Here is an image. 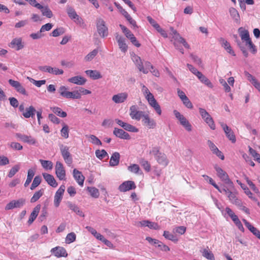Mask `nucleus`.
<instances>
[{"mask_svg": "<svg viewBox=\"0 0 260 260\" xmlns=\"http://www.w3.org/2000/svg\"><path fill=\"white\" fill-rule=\"evenodd\" d=\"M68 88L65 86H61L59 88V92L60 95L67 99H80L81 98V94H79L78 90H75L73 91H67Z\"/></svg>", "mask_w": 260, "mask_h": 260, "instance_id": "f257e3e1", "label": "nucleus"}, {"mask_svg": "<svg viewBox=\"0 0 260 260\" xmlns=\"http://www.w3.org/2000/svg\"><path fill=\"white\" fill-rule=\"evenodd\" d=\"M150 154L153 155L156 159L157 161L164 167L168 165L169 161L167 159L166 154L164 153L160 152L157 147H153L152 150L149 152Z\"/></svg>", "mask_w": 260, "mask_h": 260, "instance_id": "f03ea898", "label": "nucleus"}, {"mask_svg": "<svg viewBox=\"0 0 260 260\" xmlns=\"http://www.w3.org/2000/svg\"><path fill=\"white\" fill-rule=\"evenodd\" d=\"M97 31L100 36L105 38L108 35V29L106 25L105 21L101 18H98L96 20Z\"/></svg>", "mask_w": 260, "mask_h": 260, "instance_id": "7ed1b4c3", "label": "nucleus"}, {"mask_svg": "<svg viewBox=\"0 0 260 260\" xmlns=\"http://www.w3.org/2000/svg\"><path fill=\"white\" fill-rule=\"evenodd\" d=\"M55 174L60 180L66 179V171L62 164L57 161L55 165Z\"/></svg>", "mask_w": 260, "mask_h": 260, "instance_id": "20e7f679", "label": "nucleus"}, {"mask_svg": "<svg viewBox=\"0 0 260 260\" xmlns=\"http://www.w3.org/2000/svg\"><path fill=\"white\" fill-rule=\"evenodd\" d=\"M129 110V115L133 119L140 120L145 115L144 112L137 110V107L136 105L132 106Z\"/></svg>", "mask_w": 260, "mask_h": 260, "instance_id": "39448f33", "label": "nucleus"}, {"mask_svg": "<svg viewBox=\"0 0 260 260\" xmlns=\"http://www.w3.org/2000/svg\"><path fill=\"white\" fill-rule=\"evenodd\" d=\"M39 69L42 72H48L53 75H62L63 73V71L62 69H59L57 68H52L50 66H45L39 67Z\"/></svg>", "mask_w": 260, "mask_h": 260, "instance_id": "423d86ee", "label": "nucleus"}, {"mask_svg": "<svg viewBox=\"0 0 260 260\" xmlns=\"http://www.w3.org/2000/svg\"><path fill=\"white\" fill-rule=\"evenodd\" d=\"M170 29L172 32L171 34L173 35V38L175 42L182 44L185 48L189 49L190 47L189 44L186 42L184 38L180 36L177 30H175L172 27H170Z\"/></svg>", "mask_w": 260, "mask_h": 260, "instance_id": "0eeeda50", "label": "nucleus"}, {"mask_svg": "<svg viewBox=\"0 0 260 260\" xmlns=\"http://www.w3.org/2000/svg\"><path fill=\"white\" fill-rule=\"evenodd\" d=\"M65 185H61L55 194L54 204L56 207H58L62 200V196L65 190Z\"/></svg>", "mask_w": 260, "mask_h": 260, "instance_id": "6e6552de", "label": "nucleus"}, {"mask_svg": "<svg viewBox=\"0 0 260 260\" xmlns=\"http://www.w3.org/2000/svg\"><path fill=\"white\" fill-rule=\"evenodd\" d=\"M8 82L18 92L23 95H27L25 89L19 82L12 79H9Z\"/></svg>", "mask_w": 260, "mask_h": 260, "instance_id": "1a4fd4ad", "label": "nucleus"}, {"mask_svg": "<svg viewBox=\"0 0 260 260\" xmlns=\"http://www.w3.org/2000/svg\"><path fill=\"white\" fill-rule=\"evenodd\" d=\"M136 188L135 182L133 181H126L121 184L118 187V189L121 192H126Z\"/></svg>", "mask_w": 260, "mask_h": 260, "instance_id": "9d476101", "label": "nucleus"}, {"mask_svg": "<svg viewBox=\"0 0 260 260\" xmlns=\"http://www.w3.org/2000/svg\"><path fill=\"white\" fill-rule=\"evenodd\" d=\"M221 126L222 127L226 137L231 141L232 143H235L236 141L235 135L232 130L226 124L222 122L220 123Z\"/></svg>", "mask_w": 260, "mask_h": 260, "instance_id": "9b49d317", "label": "nucleus"}, {"mask_svg": "<svg viewBox=\"0 0 260 260\" xmlns=\"http://www.w3.org/2000/svg\"><path fill=\"white\" fill-rule=\"evenodd\" d=\"M143 124L149 128H154L156 126V122L153 119L150 118L148 114L145 115L142 118Z\"/></svg>", "mask_w": 260, "mask_h": 260, "instance_id": "f8f14e48", "label": "nucleus"}, {"mask_svg": "<svg viewBox=\"0 0 260 260\" xmlns=\"http://www.w3.org/2000/svg\"><path fill=\"white\" fill-rule=\"evenodd\" d=\"M113 134L117 137L122 139L129 140L131 137L129 135L122 129L114 128Z\"/></svg>", "mask_w": 260, "mask_h": 260, "instance_id": "ddd939ff", "label": "nucleus"}, {"mask_svg": "<svg viewBox=\"0 0 260 260\" xmlns=\"http://www.w3.org/2000/svg\"><path fill=\"white\" fill-rule=\"evenodd\" d=\"M51 251L53 252L54 255L57 257H67L68 255V253L66 249L62 247H56L52 248Z\"/></svg>", "mask_w": 260, "mask_h": 260, "instance_id": "4468645a", "label": "nucleus"}, {"mask_svg": "<svg viewBox=\"0 0 260 260\" xmlns=\"http://www.w3.org/2000/svg\"><path fill=\"white\" fill-rule=\"evenodd\" d=\"M9 46L12 48H16V50L18 51L23 48L24 46L22 38H16L12 40Z\"/></svg>", "mask_w": 260, "mask_h": 260, "instance_id": "2eb2a0df", "label": "nucleus"}, {"mask_svg": "<svg viewBox=\"0 0 260 260\" xmlns=\"http://www.w3.org/2000/svg\"><path fill=\"white\" fill-rule=\"evenodd\" d=\"M246 228L258 239L260 240V231L251 224L250 222L245 219H242Z\"/></svg>", "mask_w": 260, "mask_h": 260, "instance_id": "dca6fc26", "label": "nucleus"}, {"mask_svg": "<svg viewBox=\"0 0 260 260\" xmlns=\"http://www.w3.org/2000/svg\"><path fill=\"white\" fill-rule=\"evenodd\" d=\"M73 175L74 179L76 180L79 185L83 186L85 177L82 175L81 172L76 169H74L73 171Z\"/></svg>", "mask_w": 260, "mask_h": 260, "instance_id": "f3484780", "label": "nucleus"}, {"mask_svg": "<svg viewBox=\"0 0 260 260\" xmlns=\"http://www.w3.org/2000/svg\"><path fill=\"white\" fill-rule=\"evenodd\" d=\"M128 94L126 92H121L114 95L112 97V100L116 104L123 103L127 98Z\"/></svg>", "mask_w": 260, "mask_h": 260, "instance_id": "a211bd4d", "label": "nucleus"}, {"mask_svg": "<svg viewBox=\"0 0 260 260\" xmlns=\"http://www.w3.org/2000/svg\"><path fill=\"white\" fill-rule=\"evenodd\" d=\"M41 205L38 204L34 208L32 212L31 213L29 216V219L27 221L28 225H30L35 221V220L38 215V214L41 209Z\"/></svg>", "mask_w": 260, "mask_h": 260, "instance_id": "6ab92c4d", "label": "nucleus"}, {"mask_svg": "<svg viewBox=\"0 0 260 260\" xmlns=\"http://www.w3.org/2000/svg\"><path fill=\"white\" fill-rule=\"evenodd\" d=\"M42 175L44 179L49 185L53 187H56L57 186L58 184L53 175L46 173H44Z\"/></svg>", "mask_w": 260, "mask_h": 260, "instance_id": "aec40b11", "label": "nucleus"}, {"mask_svg": "<svg viewBox=\"0 0 260 260\" xmlns=\"http://www.w3.org/2000/svg\"><path fill=\"white\" fill-rule=\"evenodd\" d=\"M68 81L77 85H83L86 83V79L81 76H76L68 79Z\"/></svg>", "mask_w": 260, "mask_h": 260, "instance_id": "412c9836", "label": "nucleus"}, {"mask_svg": "<svg viewBox=\"0 0 260 260\" xmlns=\"http://www.w3.org/2000/svg\"><path fill=\"white\" fill-rule=\"evenodd\" d=\"M116 39L118 42L119 47L121 51L124 53L126 52L128 47L125 43V39L122 37L117 35L116 36Z\"/></svg>", "mask_w": 260, "mask_h": 260, "instance_id": "4be33fe9", "label": "nucleus"}, {"mask_svg": "<svg viewBox=\"0 0 260 260\" xmlns=\"http://www.w3.org/2000/svg\"><path fill=\"white\" fill-rule=\"evenodd\" d=\"M60 151L65 162L68 165L71 164L72 163V158L69 152L68 148L66 149V147L61 148Z\"/></svg>", "mask_w": 260, "mask_h": 260, "instance_id": "5701e85b", "label": "nucleus"}, {"mask_svg": "<svg viewBox=\"0 0 260 260\" xmlns=\"http://www.w3.org/2000/svg\"><path fill=\"white\" fill-rule=\"evenodd\" d=\"M238 32L240 35L241 40L243 41L246 42L247 41L251 39L248 30L245 29L242 27H241L238 29Z\"/></svg>", "mask_w": 260, "mask_h": 260, "instance_id": "b1692460", "label": "nucleus"}, {"mask_svg": "<svg viewBox=\"0 0 260 260\" xmlns=\"http://www.w3.org/2000/svg\"><path fill=\"white\" fill-rule=\"evenodd\" d=\"M148 102L149 104L152 106L156 111V113L160 115L161 114V110L158 103L156 100L154 99V96H152L151 99H148Z\"/></svg>", "mask_w": 260, "mask_h": 260, "instance_id": "393cba45", "label": "nucleus"}, {"mask_svg": "<svg viewBox=\"0 0 260 260\" xmlns=\"http://www.w3.org/2000/svg\"><path fill=\"white\" fill-rule=\"evenodd\" d=\"M148 102L149 104L152 106L156 111V113L160 115L161 114V110L158 103L156 100L154 99V96H152L151 99H148Z\"/></svg>", "mask_w": 260, "mask_h": 260, "instance_id": "a878e982", "label": "nucleus"}, {"mask_svg": "<svg viewBox=\"0 0 260 260\" xmlns=\"http://www.w3.org/2000/svg\"><path fill=\"white\" fill-rule=\"evenodd\" d=\"M67 205L68 207L73 211L75 212L78 215L81 217H84V214L80 210L79 208L75 204L72 203L71 202H67Z\"/></svg>", "mask_w": 260, "mask_h": 260, "instance_id": "bb28decb", "label": "nucleus"}, {"mask_svg": "<svg viewBox=\"0 0 260 260\" xmlns=\"http://www.w3.org/2000/svg\"><path fill=\"white\" fill-rule=\"evenodd\" d=\"M85 73L93 80H97L102 78L100 72L97 70H86Z\"/></svg>", "mask_w": 260, "mask_h": 260, "instance_id": "cd10ccee", "label": "nucleus"}, {"mask_svg": "<svg viewBox=\"0 0 260 260\" xmlns=\"http://www.w3.org/2000/svg\"><path fill=\"white\" fill-rule=\"evenodd\" d=\"M120 154L118 152H114L111 156L109 162L110 166L115 167L117 166L119 163Z\"/></svg>", "mask_w": 260, "mask_h": 260, "instance_id": "c85d7f7f", "label": "nucleus"}, {"mask_svg": "<svg viewBox=\"0 0 260 260\" xmlns=\"http://www.w3.org/2000/svg\"><path fill=\"white\" fill-rule=\"evenodd\" d=\"M36 112V110L35 108L32 106H30L25 109V111L22 113V115L26 118H28L30 117L33 118L35 115Z\"/></svg>", "mask_w": 260, "mask_h": 260, "instance_id": "c756f323", "label": "nucleus"}, {"mask_svg": "<svg viewBox=\"0 0 260 260\" xmlns=\"http://www.w3.org/2000/svg\"><path fill=\"white\" fill-rule=\"evenodd\" d=\"M67 13L69 17L72 19L76 20H80L81 19L79 16L77 14L75 10L71 7L68 6L67 9Z\"/></svg>", "mask_w": 260, "mask_h": 260, "instance_id": "7c9ffc66", "label": "nucleus"}, {"mask_svg": "<svg viewBox=\"0 0 260 260\" xmlns=\"http://www.w3.org/2000/svg\"><path fill=\"white\" fill-rule=\"evenodd\" d=\"M141 226H147L151 229L156 230L158 228V224L156 223L149 220H142L139 222Z\"/></svg>", "mask_w": 260, "mask_h": 260, "instance_id": "2f4dec72", "label": "nucleus"}, {"mask_svg": "<svg viewBox=\"0 0 260 260\" xmlns=\"http://www.w3.org/2000/svg\"><path fill=\"white\" fill-rule=\"evenodd\" d=\"M200 80L201 82L205 84L208 87L212 88L213 87V85L211 81L202 73L200 74H198V76L197 77Z\"/></svg>", "mask_w": 260, "mask_h": 260, "instance_id": "473e14b6", "label": "nucleus"}, {"mask_svg": "<svg viewBox=\"0 0 260 260\" xmlns=\"http://www.w3.org/2000/svg\"><path fill=\"white\" fill-rule=\"evenodd\" d=\"M237 182L241 186V188L244 190L245 193L248 196L249 198L253 201H257L256 198L252 196V193L245 184L242 183L241 182L238 180H237Z\"/></svg>", "mask_w": 260, "mask_h": 260, "instance_id": "72a5a7b5", "label": "nucleus"}, {"mask_svg": "<svg viewBox=\"0 0 260 260\" xmlns=\"http://www.w3.org/2000/svg\"><path fill=\"white\" fill-rule=\"evenodd\" d=\"M135 59V63L141 72H142L144 74H147L148 71L147 69H144L143 63L140 57L136 56L134 57Z\"/></svg>", "mask_w": 260, "mask_h": 260, "instance_id": "f704fd0d", "label": "nucleus"}, {"mask_svg": "<svg viewBox=\"0 0 260 260\" xmlns=\"http://www.w3.org/2000/svg\"><path fill=\"white\" fill-rule=\"evenodd\" d=\"M138 162L145 170V171L149 172L150 171V164L147 160H145L144 158H141L139 159Z\"/></svg>", "mask_w": 260, "mask_h": 260, "instance_id": "c9c22d12", "label": "nucleus"}, {"mask_svg": "<svg viewBox=\"0 0 260 260\" xmlns=\"http://www.w3.org/2000/svg\"><path fill=\"white\" fill-rule=\"evenodd\" d=\"M44 192L43 188L36 191L30 199V203H33L37 202L43 195Z\"/></svg>", "mask_w": 260, "mask_h": 260, "instance_id": "e433bc0d", "label": "nucleus"}, {"mask_svg": "<svg viewBox=\"0 0 260 260\" xmlns=\"http://www.w3.org/2000/svg\"><path fill=\"white\" fill-rule=\"evenodd\" d=\"M214 168L217 172L218 177H219L221 180L229 176L221 168L216 166Z\"/></svg>", "mask_w": 260, "mask_h": 260, "instance_id": "4c0bfd02", "label": "nucleus"}, {"mask_svg": "<svg viewBox=\"0 0 260 260\" xmlns=\"http://www.w3.org/2000/svg\"><path fill=\"white\" fill-rule=\"evenodd\" d=\"M229 12L231 17L235 20L236 22H239L240 20V16L237 10L234 8H230Z\"/></svg>", "mask_w": 260, "mask_h": 260, "instance_id": "58836bf2", "label": "nucleus"}, {"mask_svg": "<svg viewBox=\"0 0 260 260\" xmlns=\"http://www.w3.org/2000/svg\"><path fill=\"white\" fill-rule=\"evenodd\" d=\"M34 175L35 171L31 169H29L27 172V179L24 184L25 187H27L30 184Z\"/></svg>", "mask_w": 260, "mask_h": 260, "instance_id": "ea45409f", "label": "nucleus"}, {"mask_svg": "<svg viewBox=\"0 0 260 260\" xmlns=\"http://www.w3.org/2000/svg\"><path fill=\"white\" fill-rule=\"evenodd\" d=\"M202 255L206 257L207 259L209 260H214L215 257L214 254L212 251L207 250V249H204L203 250H201Z\"/></svg>", "mask_w": 260, "mask_h": 260, "instance_id": "a19ab883", "label": "nucleus"}, {"mask_svg": "<svg viewBox=\"0 0 260 260\" xmlns=\"http://www.w3.org/2000/svg\"><path fill=\"white\" fill-rule=\"evenodd\" d=\"M51 109L55 114L59 117L64 118L66 117L67 115V114L66 112L62 111L61 109L58 107L51 108Z\"/></svg>", "mask_w": 260, "mask_h": 260, "instance_id": "79ce46f5", "label": "nucleus"}, {"mask_svg": "<svg viewBox=\"0 0 260 260\" xmlns=\"http://www.w3.org/2000/svg\"><path fill=\"white\" fill-rule=\"evenodd\" d=\"M42 178L40 175L36 176L32 181V183L30 186V189L31 190H34L38 186H39L41 183Z\"/></svg>", "mask_w": 260, "mask_h": 260, "instance_id": "37998d69", "label": "nucleus"}, {"mask_svg": "<svg viewBox=\"0 0 260 260\" xmlns=\"http://www.w3.org/2000/svg\"><path fill=\"white\" fill-rule=\"evenodd\" d=\"M19 137L22 141L26 142L29 145H33L35 144V140L31 136L20 135Z\"/></svg>", "mask_w": 260, "mask_h": 260, "instance_id": "c03bdc74", "label": "nucleus"}, {"mask_svg": "<svg viewBox=\"0 0 260 260\" xmlns=\"http://www.w3.org/2000/svg\"><path fill=\"white\" fill-rule=\"evenodd\" d=\"M88 137V141L91 142L92 144L95 145H101L102 142L100 140L94 135H90L89 136H86Z\"/></svg>", "mask_w": 260, "mask_h": 260, "instance_id": "a18cd8bd", "label": "nucleus"}, {"mask_svg": "<svg viewBox=\"0 0 260 260\" xmlns=\"http://www.w3.org/2000/svg\"><path fill=\"white\" fill-rule=\"evenodd\" d=\"M39 9L41 10L43 15L49 18L53 17V13L48 6H43V8Z\"/></svg>", "mask_w": 260, "mask_h": 260, "instance_id": "49530a36", "label": "nucleus"}, {"mask_svg": "<svg viewBox=\"0 0 260 260\" xmlns=\"http://www.w3.org/2000/svg\"><path fill=\"white\" fill-rule=\"evenodd\" d=\"M99 52L98 49H95L92 50L91 52L89 53L84 58V59L86 61H90L92 60L95 56L98 54Z\"/></svg>", "mask_w": 260, "mask_h": 260, "instance_id": "de8ad7c7", "label": "nucleus"}, {"mask_svg": "<svg viewBox=\"0 0 260 260\" xmlns=\"http://www.w3.org/2000/svg\"><path fill=\"white\" fill-rule=\"evenodd\" d=\"M87 189L92 197L94 198H99L100 193L98 189L94 187H87Z\"/></svg>", "mask_w": 260, "mask_h": 260, "instance_id": "09e8293b", "label": "nucleus"}, {"mask_svg": "<svg viewBox=\"0 0 260 260\" xmlns=\"http://www.w3.org/2000/svg\"><path fill=\"white\" fill-rule=\"evenodd\" d=\"M95 155L100 159L102 160L106 157H108V154L104 149H98L95 151Z\"/></svg>", "mask_w": 260, "mask_h": 260, "instance_id": "8fccbe9b", "label": "nucleus"}, {"mask_svg": "<svg viewBox=\"0 0 260 260\" xmlns=\"http://www.w3.org/2000/svg\"><path fill=\"white\" fill-rule=\"evenodd\" d=\"M163 236H164V237L166 239L171 240L174 242H176L178 241V239L176 238V237L174 236L173 234L170 233V232L169 231H164Z\"/></svg>", "mask_w": 260, "mask_h": 260, "instance_id": "3c124183", "label": "nucleus"}, {"mask_svg": "<svg viewBox=\"0 0 260 260\" xmlns=\"http://www.w3.org/2000/svg\"><path fill=\"white\" fill-rule=\"evenodd\" d=\"M20 169V166L19 165H15L10 170V171L8 174V177L9 178L13 177L16 174V173L19 171Z\"/></svg>", "mask_w": 260, "mask_h": 260, "instance_id": "603ef678", "label": "nucleus"}, {"mask_svg": "<svg viewBox=\"0 0 260 260\" xmlns=\"http://www.w3.org/2000/svg\"><path fill=\"white\" fill-rule=\"evenodd\" d=\"M65 32V30L63 27H59L55 29L51 34V36L54 37H57L60 35L63 34Z\"/></svg>", "mask_w": 260, "mask_h": 260, "instance_id": "864d4df0", "label": "nucleus"}, {"mask_svg": "<svg viewBox=\"0 0 260 260\" xmlns=\"http://www.w3.org/2000/svg\"><path fill=\"white\" fill-rule=\"evenodd\" d=\"M40 161L42 167L45 169H52L53 164L51 161L40 159Z\"/></svg>", "mask_w": 260, "mask_h": 260, "instance_id": "5fc2aeb1", "label": "nucleus"}, {"mask_svg": "<svg viewBox=\"0 0 260 260\" xmlns=\"http://www.w3.org/2000/svg\"><path fill=\"white\" fill-rule=\"evenodd\" d=\"M250 154L253 157L254 159L260 164V154L258 153L252 147H249V150Z\"/></svg>", "mask_w": 260, "mask_h": 260, "instance_id": "6e6d98bb", "label": "nucleus"}, {"mask_svg": "<svg viewBox=\"0 0 260 260\" xmlns=\"http://www.w3.org/2000/svg\"><path fill=\"white\" fill-rule=\"evenodd\" d=\"M205 122L208 124L209 127L213 130H214L216 128L215 124L214 123V120L213 118L211 117V115L208 117L204 119Z\"/></svg>", "mask_w": 260, "mask_h": 260, "instance_id": "4d7b16f0", "label": "nucleus"}, {"mask_svg": "<svg viewBox=\"0 0 260 260\" xmlns=\"http://www.w3.org/2000/svg\"><path fill=\"white\" fill-rule=\"evenodd\" d=\"M173 112L175 117L179 120L181 124L187 120V119L178 111L175 110Z\"/></svg>", "mask_w": 260, "mask_h": 260, "instance_id": "13d9d810", "label": "nucleus"}, {"mask_svg": "<svg viewBox=\"0 0 260 260\" xmlns=\"http://www.w3.org/2000/svg\"><path fill=\"white\" fill-rule=\"evenodd\" d=\"M173 112L175 117L179 120L181 124L187 120V119L178 111L175 110Z\"/></svg>", "mask_w": 260, "mask_h": 260, "instance_id": "bf43d9fd", "label": "nucleus"}, {"mask_svg": "<svg viewBox=\"0 0 260 260\" xmlns=\"http://www.w3.org/2000/svg\"><path fill=\"white\" fill-rule=\"evenodd\" d=\"M76 234L73 232L70 233L67 235L66 239V242L67 243H72L76 240Z\"/></svg>", "mask_w": 260, "mask_h": 260, "instance_id": "052dcab7", "label": "nucleus"}, {"mask_svg": "<svg viewBox=\"0 0 260 260\" xmlns=\"http://www.w3.org/2000/svg\"><path fill=\"white\" fill-rule=\"evenodd\" d=\"M245 44L248 46V48L252 53L255 54L257 50L256 47L252 43L251 39L245 42Z\"/></svg>", "mask_w": 260, "mask_h": 260, "instance_id": "680f3d73", "label": "nucleus"}, {"mask_svg": "<svg viewBox=\"0 0 260 260\" xmlns=\"http://www.w3.org/2000/svg\"><path fill=\"white\" fill-rule=\"evenodd\" d=\"M119 26L120 27L121 30H122L123 32L125 34V36L128 38L129 39L131 37L133 36V34L132 33V32L127 28L125 26L120 24Z\"/></svg>", "mask_w": 260, "mask_h": 260, "instance_id": "e2e57ef3", "label": "nucleus"}, {"mask_svg": "<svg viewBox=\"0 0 260 260\" xmlns=\"http://www.w3.org/2000/svg\"><path fill=\"white\" fill-rule=\"evenodd\" d=\"M123 128L127 131L131 132L136 133L139 131V129L135 126L127 123L125 124L124 126H123Z\"/></svg>", "mask_w": 260, "mask_h": 260, "instance_id": "0e129e2a", "label": "nucleus"}, {"mask_svg": "<svg viewBox=\"0 0 260 260\" xmlns=\"http://www.w3.org/2000/svg\"><path fill=\"white\" fill-rule=\"evenodd\" d=\"M61 135L62 137L67 138L69 137V126L63 123V126L60 131Z\"/></svg>", "mask_w": 260, "mask_h": 260, "instance_id": "69168bd1", "label": "nucleus"}, {"mask_svg": "<svg viewBox=\"0 0 260 260\" xmlns=\"http://www.w3.org/2000/svg\"><path fill=\"white\" fill-rule=\"evenodd\" d=\"M212 151L213 153L216 154L218 157H219L221 160H223L224 159V156L223 153L220 151L218 147H212Z\"/></svg>", "mask_w": 260, "mask_h": 260, "instance_id": "338daca9", "label": "nucleus"}, {"mask_svg": "<svg viewBox=\"0 0 260 260\" xmlns=\"http://www.w3.org/2000/svg\"><path fill=\"white\" fill-rule=\"evenodd\" d=\"M234 190V189L229 188L228 191V194H226L231 203H232L233 201L237 198L236 193L233 191Z\"/></svg>", "mask_w": 260, "mask_h": 260, "instance_id": "774afa93", "label": "nucleus"}]
</instances>
